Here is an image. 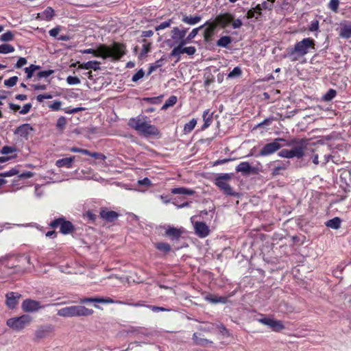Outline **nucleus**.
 Wrapping results in <instances>:
<instances>
[{
	"instance_id": "f257e3e1",
	"label": "nucleus",
	"mask_w": 351,
	"mask_h": 351,
	"mask_svg": "<svg viewBox=\"0 0 351 351\" xmlns=\"http://www.w3.org/2000/svg\"><path fill=\"white\" fill-rule=\"evenodd\" d=\"M82 53H90L95 57H101L104 59L112 58L113 60H119L125 54L123 45L114 43L112 47L101 45L97 49H86L80 51Z\"/></svg>"
},
{
	"instance_id": "f03ea898",
	"label": "nucleus",
	"mask_w": 351,
	"mask_h": 351,
	"mask_svg": "<svg viewBox=\"0 0 351 351\" xmlns=\"http://www.w3.org/2000/svg\"><path fill=\"white\" fill-rule=\"evenodd\" d=\"M128 125L140 134L145 136H158L160 134L158 129L147 121V117L145 116L140 115L131 118L128 121Z\"/></svg>"
},
{
	"instance_id": "7ed1b4c3",
	"label": "nucleus",
	"mask_w": 351,
	"mask_h": 351,
	"mask_svg": "<svg viewBox=\"0 0 351 351\" xmlns=\"http://www.w3.org/2000/svg\"><path fill=\"white\" fill-rule=\"evenodd\" d=\"M315 40L313 38H305L296 43L293 48L288 49L285 57L291 61H297L309 53L311 49H315Z\"/></svg>"
},
{
	"instance_id": "20e7f679",
	"label": "nucleus",
	"mask_w": 351,
	"mask_h": 351,
	"mask_svg": "<svg viewBox=\"0 0 351 351\" xmlns=\"http://www.w3.org/2000/svg\"><path fill=\"white\" fill-rule=\"evenodd\" d=\"M297 143L296 140L287 141L284 138H278L274 141L265 145L258 155L266 156L275 153L284 146H292Z\"/></svg>"
},
{
	"instance_id": "39448f33",
	"label": "nucleus",
	"mask_w": 351,
	"mask_h": 351,
	"mask_svg": "<svg viewBox=\"0 0 351 351\" xmlns=\"http://www.w3.org/2000/svg\"><path fill=\"white\" fill-rule=\"evenodd\" d=\"M93 313L92 309L84 306H70L58 310L57 315L63 317L88 316Z\"/></svg>"
},
{
	"instance_id": "423d86ee",
	"label": "nucleus",
	"mask_w": 351,
	"mask_h": 351,
	"mask_svg": "<svg viewBox=\"0 0 351 351\" xmlns=\"http://www.w3.org/2000/svg\"><path fill=\"white\" fill-rule=\"evenodd\" d=\"M232 178L231 173H221L215 179V185L227 195L235 196L237 193L228 183Z\"/></svg>"
},
{
	"instance_id": "0eeeda50",
	"label": "nucleus",
	"mask_w": 351,
	"mask_h": 351,
	"mask_svg": "<svg viewBox=\"0 0 351 351\" xmlns=\"http://www.w3.org/2000/svg\"><path fill=\"white\" fill-rule=\"evenodd\" d=\"M32 317L29 315H23L19 317L10 318L7 320L6 324L8 327L15 331H21L32 322Z\"/></svg>"
},
{
	"instance_id": "6e6552de",
	"label": "nucleus",
	"mask_w": 351,
	"mask_h": 351,
	"mask_svg": "<svg viewBox=\"0 0 351 351\" xmlns=\"http://www.w3.org/2000/svg\"><path fill=\"white\" fill-rule=\"evenodd\" d=\"M188 43H182L180 45L176 46L171 52V56L178 57V60L180 56L184 53H186L189 56H193L197 50L193 46L184 47Z\"/></svg>"
},
{
	"instance_id": "1a4fd4ad",
	"label": "nucleus",
	"mask_w": 351,
	"mask_h": 351,
	"mask_svg": "<svg viewBox=\"0 0 351 351\" xmlns=\"http://www.w3.org/2000/svg\"><path fill=\"white\" fill-rule=\"evenodd\" d=\"M50 226L53 228L60 227V232L64 234L70 233L73 229V224L70 221H65L62 218L53 220L51 222Z\"/></svg>"
},
{
	"instance_id": "9d476101",
	"label": "nucleus",
	"mask_w": 351,
	"mask_h": 351,
	"mask_svg": "<svg viewBox=\"0 0 351 351\" xmlns=\"http://www.w3.org/2000/svg\"><path fill=\"white\" fill-rule=\"evenodd\" d=\"M188 29H180L178 27H174L171 30V39L174 44L180 45L182 43H186L185 40L186 34Z\"/></svg>"
},
{
	"instance_id": "9b49d317",
	"label": "nucleus",
	"mask_w": 351,
	"mask_h": 351,
	"mask_svg": "<svg viewBox=\"0 0 351 351\" xmlns=\"http://www.w3.org/2000/svg\"><path fill=\"white\" fill-rule=\"evenodd\" d=\"M49 305L50 304L41 306L40 302L36 300L27 299L23 302L22 308L25 312H35Z\"/></svg>"
},
{
	"instance_id": "f8f14e48",
	"label": "nucleus",
	"mask_w": 351,
	"mask_h": 351,
	"mask_svg": "<svg viewBox=\"0 0 351 351\" xmlns=\"http://www.w3.org/2000/svg\"><path fill=\"white\" fill-rule=\"evenodd\" d=\"M258 322L269 326L274 331H280L284 328L282 323L271 317H263L258 319Z\"/></svg>"
},
{
	"instance_id": "ddd939ff",
	"label": "nucleus",
	"mask_w": 351,
	"mask_h": 351,
	"mask_svg": "<svg viewBox=\"0 0 351 351\" xmlns=\"http://www.w3.org/2000/svg\"><path fill=\"white\" fill-rule=\"evenodd\" d=\"M53 330V327L50 324L40 326L34 332V339L40 340L47 338Z\"/></svg>"
},
{
	"instance_id": "4468645a",
	"label": "nucleus",
	"mask_w": 351,
	"mask_h": 351,
	"mask_svg": "<svg viewBox=\"0 0 351 351\" xmlns=\"http://www.w3.org/2000/svg\"><path fill=\"white\" fill-rule=\"evenodd\" d=\"M194 228L195 234L200 238H205L210 233L209 227L204 222H195L194 224Z\"/></svg>"
},
{
	"instance_id": "2eb2a0df",
	"label": "nucleus",
	"mask_w": 351,
	"mask_h": 351,
	"mask_svg": "<svg viewBox=\"0 0 351 351\" xmlns=\"http://www.w3.org/2000/svg\"><path fill=\"white\" fill-rule=\"evenodd\" d=\"M21 295L18 293L10 292L6 294L5 304L9 308H14L19 303Z\"/></svg>"
},
{
	"instance_id": "dca6fc26",
	"label": "nucleus",
	"mask_w": 351,
	"mask_h": 351,
	"mask_svg": "<svg viewBox=\"0 0 351 351\" xmlns=\"http://www.w3.org/2000/svg\"><path fill=\"white\" fill-rule=\"evenodd\" d=\"M77 64H78V69H93L94 71H97L100 69V63L96 60L88 61L84 63H80L78 62Z\"/></svg>"
},
{
	"instance_id": "f3484780",
	"label": "nucleus",
	"mask_w": 351,
	"mask_h": 351,
	"mask_svg": "<svg viewBox=\"0 0 351 351\" xmlns=\"http://www.w3.org/2000/svg\"><path fill=\"white\" fill-rule=\"evenodd\" d=\"M339 36L343 38H350L351 37V22L341 25Z\"/></svg>"
},
{
	"instance_id": "a211bd4d",
	"label": "nucleus",
	"mask_w": 351,
	"mask_h": 351,
	"mask_svg": "<svg viewBox=\"0 0 351 351\" xmlns=\"http://www.w3.org/2000/svg\"><path fill=\"white\" fill-rule=\"evenodd\" d=\"M88 302H97V303H112L113 300L110 298H84L80 300V303L84 304Z\"/></svg>"
},
{
	"instance_id": "6ab92c4d",
	"label": "nucleus",
	"mask_w": 351,
	"mask_h": 351,
	"mask_svg": "<svg viewBox=\"0 0 351 351\" xmlns=\"http://www.w3.org/2000/svg\"><path fill=\"white\" fill-rule=\"evenodd\" d=\"M32 128L29 124L25 123L20 125L16 130L15 133L20 136L26 137L29 132L32 131Z\"/></svg>"
},
{
	"instance_id": "aec40b11",
	"label": "nucleus",
	"mask_w": 351,
	"mask_h": 351,
	"mask_svg": "<svg viewBox=\"0 0 351 351\" xmlns=\"http://www.w3.org/2000/svg\"><path fill=\"white\" fill-rule=\"evenodd\" d=\"M101 217L108 221H113L118 217V214L112 210H102L100 213Z\"/></svg>"
},
{
	"instance_id": "412c9836",
	"label": "nucleus",
	"mask_w": 351,
	"mask_h": 351,
	"mask_svg": "<svg viewBox=\"0 0 351 351\" xmlns=\"http://www.w3.org/2000/svg\"><path fill=\"white\" fill-rule=\"evenodd\" d=\"M202 20V16L199 15L195 16H183L182 21L190 25H194L197 24Z\"/></svg>"
},
{
	"instance_id": "4be33fe9",
	"label": "nucleus",
	"mask_w": 351,
	"mask_h": 351,
	"mask_svg": "<svg viewBox=\"0 0 351 351\" xmlns=\"http://www.w3.org/2000/svg\"><path fill=\"white\" fill-rule=\"evenodd\" d=\"M74 160L75 156L59 159L56 162V165L58 167H66L67 168H71L72 163L74 161Z\"/></svg>"
},
{
	"instance_id": "5701e85b",
	"label": "nucleus",
	"mask_w": 351,
	"mask_h": 351,
	"mask_svg": "<svg viewBox=\"0 0 351 351\" xmlns=\"http://www.w3.org/2000/svg\"><path fill=\"white\" fill-rule=\"evenodd\" d=\"M305 147L301 144L290 149L293 158H302L304 155Z\"/></svg>"
},
{
	"instance_id": "b1692460",
	"label": "nucleus",
	"mask_w": 351,
	"mask_h": 351,
	"mask_svg": "<svg viewBox=\"0 0 351 351\" xmlns=\"http://www.w3.org/2000/svg\"><path fill=\"white\" fill-rule=\"evenodd\" d=\"M54 15V10L51 7H47L42 13H39L38 16L43 20L51 21Z\"/></svg>"
},
{
	"instance_id": "393cba45",
	"label": "nucleus",
	"mask_w": 351,
	"mask_h": 351,
	"mask_svg": "<svg viewBox=\"0 0 351 351\" xmlns=\"http://www.w3.org/2000/svg\"><path fill=\"white\" fill-rule=\"evenodd\" d=\"M204 125L202 129L204 130L208 128L213 121V112H210V110H206L203 113Z\"/></svg>"
},
{
	"instance_id": "a878e982",
	"label": "nucleus",
	"mask_w": 351,
	"mask_h": 351,
	"mask_svg": "<svg viewBox=\"0 0 351 351\" xmlns=\"http://www.w3.org/2000/svg\"><path fill=\"white\" fill-rule=\"evenodd\" d=\"M236 171L243 174H249L252 171V167L248 162H242L237 166Z\"/></svg>"
},
{
	"instance_id": "bb28decb",
	"label": "nucleus",
	"mask_w": 351,
	"mask_h": 351,
	"mask_svg": "<svg viewBox=\"0 0 351 351\" xmlns=\"http://www.w3.org/2000/svg\"><path fill=\"white\" fill-rule=\"evenodd\" d=\"M208 25L204 32V38L205 40H209L210 38L214 34L215 29L216 28V24L214 23H208L206 25Z\"/></svg>"
},
{
	"instance_id": "cd10ccee",
	"label": "nucleus",
	"mask_w": 351,
	"mask_h": 351,
	"mask_svg": "<svg viewBox=\"0 0 351 351\" xmlns=\"http://www.w3.org/2000/svg\"><path fill=\"white\" fill-rule=\"evenodd\" d=\"M276 0H263L261 3L257 4L256 10H260L261 12L263 10H271L274 7V3Z\"/></svg>"
},
{
	"instance_id": "c85d7f7f",
	"label": "nucleus",
	"mask_w": 351,
	"mask_h": 351,
	"mask_svg": "<svg viewBox=\"0 0 351 351\" xmlns=\"http://www.w3.org/2000/svg\"><path fill=\"white\" fill-rule=\"evenodd\" d=\"M205 300L210 303L217 304V303H226V298L222 296H216L212 295H208L205 297Z\"/></svg>"
},
{
	"instance_id": "c756f323",
	"label": "nucleus",
	"mask_w": 351,
	"mask_h": 351,
	"mask_svg": "<svg viewBox=\"0 0 351 351\" xmlns=\"http://www.w3.org/2000/svg\"><path fill=\"white\" fill-rule=\"evenodd\" d=\"M194 191H193L192 189H187L185 187L173 188L171 189V193L173 194L192 195L194 194Z\"/></svg>"
},
{
	"instance_id": "7c9ffc66",
	"label": "nucleus",
	"mask_w": 351,
	"mask_h": 351,
	"mask_svg": "<svg viewBox=\"0 0 351 351\" xmlns=\"http://www.w3.org/2000/svg\"><path fill=\"white\" fill-rule=\"evenodd\" d=\"M233 21V16L231 14H226L218 17V22L223 27L227 26Z\"/></svg>"
},
{
	"instance_id": "2f4dec72",
	"label": "nucleus",
	"mask_w": 351,
	"mask_h": 351,
	"mask_svg": "<svg viewBox=\"0 0 351 351\" xmlns=\"http://www.w3.org/2000/svg\"><path fill=\"white\" fill-rule=\"evenodd\" d=\"M207 24L208 22L198 27L193 29L192 31L189 34V35L185 38L186 43H190L191 40L195 38V37L197 35L199 31L203 29L204 27H206Z\"/></svg>"
},
{
	"instance_id": "473e14b6",
	"label": "nucleus",
	"mask_w": 351,
	"mask_h": 351,
	"mask_svg": "<svg viewBox=\"0 0 351 351\" xmlns=\"http://www.w3.org/2000/svg\"><path fill=\"white\" fill-rule=\"evenodd\" d=\"M232 42V39L228 36L221 37L217 42V45L221 47H227Z\"/></svg>"
},
{
	"instance_id": "72a5a7b5",
	"label": "nucleus",
	"mask_w": 351,
	"mask_h": 351,
	"mask_svg": "<svg viewBox=\"0 0 351 351\" xmlns=\"http://www.w3.org/2000/svg\"><path fill=\"white\" fill-rule=\"evenodd\" d=\"M182 232L180 229L176 228H169L166 230V234L173 239H178L181 236Z\"/></svg>"
},
{
	"instance_id": "f704fd0d",
	"label": "nucleus",
	"mask_w": 351,
	"mask_h": 351,
	"mask_svg": "<svg viewBox=\"0 0 351 351\" xmlns=\"http://www.w3.org/2000/svg\"><path fill=\"white\" fill-rule=\"evenodd\" d=\"M40 68V66L36 65V64H32L28 67H25V73L27 75V76H26L27 79V80L30 79L33 76L34 73L36 70H38Z\"/></svg>"
},
{
	"instance_id": "c9c22d12",
	"label": "nucleus",
	"mask_w": 351,
	"mask_h": 351,
	"mask_svg": "<svg viewBox=\"0 0 351 351\" xmlns=\"http://www.w3.org/2000/svg\"><path fill=\"white\" fill-rule=\"evenodd\" d=\"M326 226L332 229H339L341 226V220L339 217H335L326 222Z\"/></svg>"
},
{
	"instance_id": "e433bc0d",
	"label": "nucleus",
	"mask_w": 351,
	"mask_h": 351,
	"mask_svg": "<svg viewBox=\"0 0 351 351\" xmlns=\"http://www.w3.org/2000/svg\"><path fill=\"white\" fill-rule=\"evenodd\" d=\"M178 101L177 97L172 95L171 96L162 106V110H167L169 108L174 106Z\"/></svg>"
},
{
	"instance_id": "4c0bfd02",
	"label": "nucleus",
	"mask_w": 351,
	"mask_h": 351,
	"mask_svg": "<svg viewBox=\"0 0 351 351\" xmlns=\"http://www.w3.org/2000/svg\"><path fill=\"white\" fill-rule=\"evenodd\" d=\"M15 50L14 47L9 44L0 45V53L8 54L14 52Z\"/></svg>"
},
{
	"instance_id": "58836bf2",
	"label": "nucleus",
	"mask_w": 351,
	"mask_h": 351,
	"mask_svg": "<svg viewBox=\"0 0 351 351\" xmlns=\"http://www.w3.org/2000/svg\"><path fill=\"white\" fill-rule=\"evenodd\" d=\"M261 16V12L260 10H256V6L255 8H253L247 11L246 17L247 19L255 18L257 19Z\"/></svg>"
},
{
	"instance_id": "ea45409f",
	"label": "nucleus",
	"mask_w": 351,
	"mask_h": 351,
	"mask_svg": "<svg viewBox=\"0 0 351 351\" xmlns=\"http://www.w3.org/2000/svg\"><path fill=\"white\" fill-rule=\"evenodd\" d=\"M197 121L192 119L189 122L186 123L184 126V132L185 134L190 133L195 127Z\"/></svg>"
},
{
	"instance_id": "a19ab883",
	"label": "nucleus",
	"mask_w": 351,
	"mask_h": 351,
	"mask_svg": "<svg viewBox=\"0 0 351 351\" xmlns=\"http://www.w3.org/2000/svg\"><path fill=\"white\" fill-rule=\"evenodd\" d=\"M66 124V120L64 117H60L58 119L56 123V128L60 132H62L65 128Z\"/></svg>"
},
{
	"instance_id": "79ce46f5",
	"label": "nucleus",
	"mask_w": 351,
	"mask_h": 351,
	"mask_svg": "<svg viewBox=\"0 0 351 351\" xmlns=\"http://www.w3.org/2000/svg\"><path fill=\"white\" fill-rule=\"evenodd\" d=\"M14 34L11 31H8L0 36V40L2 42H9L14 40Z\"/></svg>"
},
{
	"instance_id": "37998d69",
	"label": "nucleus",
	"mask_w": 351,
	"mask_h": 351,
	"mask_svg": "<svg viewBox=\"0 0 351 351\" xmlns=\"http://www.w3.org/2000/svg\"><path fill=\"white\" fill-rule=\"evenodd\" d=\"M17 149L14 146H4L0 150V153L3 155L11 154L13 153H16Z\"/></svg>"
},
{
	"instance_id": "c03bdc74",
	"label": "nucleus",
	"mask_w": 351,
	"mask_h": 351,
	"mask_svg": "<svg viewBox=\"0 0 351 351\" xmlns=\"http://www.w3.org/2000/svg\"><path fill=\"white\" fill-rule=\"evenodd\" d=\"M156 247L165 253H167L171 250V246L167 243H158L155 244Z\"/></svg>"
},
{
	"instance_id": "a18cd8bd",
	"label": "nucleus",
	"mask_w": 351,
	"mask_h": 351,
	"mask_svg": "<svg viewBox=\"0 0 351 351\" xmlns=\"http://www.w3.org/2000/svg\"><path fill=\"white\" fill-rule=\"evenodd\" d=\"M336 90L330 89L324 96L323 99L326 101H331L336 96Z\"/></svg>"
},
{
	"instance_id": "49530a36",
	"label": "nucleus",
	"mask_w": 351,
	"mask_h": 351,
	"mask_svg": "<svg viewBox=\"0 0 351 351\" xmlns=\"http://www.w3.org/2000/svg\"><path fill=\"white\" fill-rule=\"evenodd\" d=\"M242 73L241 69L239 66H236L233 69L232 71H230L228 75V78H234L237 77H239Z\"/></svg>"
},
{
	"instance_id": "de8ad7c7",
	"label": "nucleus",
	"mask_w": 351,
	"mask_h": 351,
	"mask_svg": "<svg viewBox=\"0 0 351 351\" xmlns=\"http://www.w3.org/2000/svg\"><path fill=\"white\" fill-rule=\"evenodd\" d=\"M172 24V20L169 19L166 21L161 23L160 25L155 27L156 31H160L161 29H164L165 28L169 27Z\"/></svg>"
},
{
	"instance_id": "09e8293b",
	"label": "nucleus",
	"mask_w": 351,
	"mask_h": 351,
	"mask_svg": "<svg viewBox=\"0 0 351 351\" xmlns=\"http://www.w3.org/2000/svg\"><path fill=\"white\" fill-rule=\"evenodd\" d=\"M17 81H18V77L13 76V77H10L8 80H5L4 81V84H5V86H6L8 87H13L14 85H16V84L17 83Z\"/></svg>"
},
{
	"instance_id": "8fccbe9b",
	"label": "nucleus",
	"mask_w": 351,
	"mask_h": 351,
	"mask_svg": "<svg viewBox=\"0 0 351 351\" xmlns=\"http://www.w3.org/2000/svg\"><path fill=\"white\" fill-rule=\"evenodd\" d=\"M143 45L142 47V51H141V56H145L150 51L151 43H147L145 39H144L143 40Z\"/></svg>"
},
{
	"instance_id": "3c124183",
	"label": "nucleus",
	"mask_w": 351,
	"mask_h": 351,
	"mask_svg": "<svg viewBox=\"0 0 351 351\" xmlns=\"http://www.w3.org/2000/svg\"><path fill=\"white\" fill-rule=\"evenodd\" d=\"M18 173H19V171L15 168H12L9 171H7L0 173V177H1V178L11 177V176H15Z\"/></svg>"
},
{
	"instance_id": "603ef678",
	"label": "nucleus",
	"mask_w": 351,
	"mask_h": 351,
	"mask_svg": "<svg viewBox=\"0 0 351 351\" xmlns=\"http://www.w3.org/2000/svg\"><path fill=\"white\" fill-rule=\"evenodd\" d=\"M163 96L160 95L158 97H146L144 99L145 101H147V102L153 104H158L161 102Z\"/></svg>"
},
{
	"instance_id": "864d4df0",
	"label": "nucleus",
	"mask_w": 351,
	"mask_h": 351,
	"mask_svg": "<svg viewBox=\"0 0 351 351\" xmlns=\"http://www.w3.org/2000/svg\"><path fill=\"white\" fill-rule=\"evenodd\" d=\"M66 82L69 85H75L80 83V80L77 77L70 75L66 77Z\"/></svg>"
},
{
	"instance_id": "5fc2aeb1",
	"label": "nucleus",
	"mask_w": 351,
	"mask_h": 351,
	"mask_svg": "<svg viewBox=\"0 0 351 351\" xmlns=\"http://www.w3.org/2000/svg\"><path fill=\"white\" fill-rule=\"evenodd\" d=\"M339 5V0H330L328 3V8L333 12H337Z\"/></svg>"
},
{
	"instance_id": "6e6d98bb",
	"label": "nucleus",
	"mask_w": 351,
	"mask_h": 351,
	"mask_svg": "<svg viewBox=\"0 0 351 351\" xmlns=\"http://www.w3.org/2000/svg\"><path fill=\"white\" fill-rule=\"evenodd\" d=\"M278 156L285 158H292V154L290 149H282L279 153Z\"/></svg>"
},
{
	"instance_id": "4d7b16f0",
	"label": "nucleus",
	"mask_w": 351,
	"mask_h": 351,
	"mask_svg": "<svg viewBox=\"0 0 351 351\" xmlns=\"http://www.w3.org/2000/svg\"><path fill=\"white\" fill-rule=\"evenodd\" d=\"M53 73V70H46V71H39L37 73V77L38 78H46V77H48L49 75H51Z\"/></svg>"
},
{
	"instance_id": "13d9d810",
	"label": "nucleus",
	"mask_w": 351,
	"mask_h": 351,
	"mask_svg": "<svg viewBox=\"0 0 351 351\" xmlns=\"http://www.w3.org/2000/svg\"><path fill=\"white\" fill-rule=\"evenodd\" d=\"M145 75V72L143 69L138 71L132 78V82H137L140 79L143 78Z\"/></svg>"
},
{
	"instance_id": "bf43d9fd",
	"label": "nucleus",
	"mask_w": 351,
	"mask_h": 351,
	"mask_svg": "<svg viewBox=\"0 0 351 351\" xmlns=\"http://www.w3.org/2000/svg\"><path fill=\"white\" fill-rule=\"evenodd\" d=\"M62 102L60 101H55L49 105V108L54 111L59 110L61 108Z\"/></svg>"
},
{
	"instance_id": "052dcab7",
	"label": "nucleus",
	"mask_w": 351,
	"mask_h": 351,
	"mask_svg": "<svg viewBox=\"0 0 351 351\" xmlns=\"http://www.w3.org/2000/svg\"><path fill=\"white\" fill-rule=\"evenodd\" d=\"M70 151L75 153H81L84 155L90 154V152L88 149H80L75 147H71Z\"/></svg>"
},
{
	"instance_id": "680f3d73",
	"label": "nucleus",
	"mask_w": 351,
	"mask_h": 351,
	"mask_svg": "<svg viewBox=\"0 0 351 351\" xmlns=\"http://www.w3.org/2000/svg\"><path fill=\"white\" fill-rule=\"evenodd\" d=\"M319 29V21L317 20L313 21L308 27L311 32L317 31Z\"/></svg>"
},
{
	"instance_id": "e2e57ef3",
	"label": "nucleus",
	"mask_w": 351,
	"mask_h": 351,
	"mask_svg": "<svg viewBox=\"0 0 351 351\" xmlns=\"http://www.w3.org/2000/svg\"><path fill=\"white\" fill-rule=\"evenodd\" d=\"M51 98H52V95L51 94H48V93L38 95L36 97V99L39 102H43L44 99H51Z\"/></svg>"
},
{
	"instance_id": "0e129e2a",
	"label": "nucleus",
	"mask_w": 351,
	"mask_h": 351,
	"mask_svg": "<svg viewBox=\"0 0 351 351\" xmlns=\"http://www.w3.org/2000/svg\"><path fill=\"white\" fill-rule=\"evenodd\" d=\"M84 110V108H65L64 110L65 113L74 114V113H77L78 112L82 111Z\"/></svg>"
},
{
	"instance_id": "69168bd1",
	"label": "nucleus",
	"mask_w": 351,
	"mask_h": 351,
	"mask_svg": "<svg viewBox=\"0 0 351 351\" xmlns=\"http://www.w3.org/2000/svg\"><path fill=\"white\" fill-rule=\"evenodd\" d=\"M60 32V27L58 26L49 30V34L54 38H56Z\"/></svg>"
},
{
	"instance_id": "338daca9",
	"label": "nucleus",
	"mask_w": 351,
	"mask_h": 351,
	"mask_svg": "<svg viewBox=\"0 0 351 351\" xmlns=\"http://www.w3.org/2000/svg\"><path fill=\"white\" fill-rule=\"evenodd\" d=\"M27 60L25 58H19L16 64H15V68L19 69L21 68L24 65L27 64Z\"/></svg>"
},
{
	"instance_id": "774afa93",
	"label": "nucleus",
	"mask_w": 351,
	"mask_h": 351,
	"mask_svg": "<svg viewBox=\"0 0 351 351\" xmlns=\"http://www.w3.org/2000/svg\"><path fill=\"white\" fill-rule=\"evenodd\" d=\"M286 169V166L285 165H279L274 167L272 170V175L277 176L279 174L280 170H283Z\"/></svg>"
}]
</instances>
